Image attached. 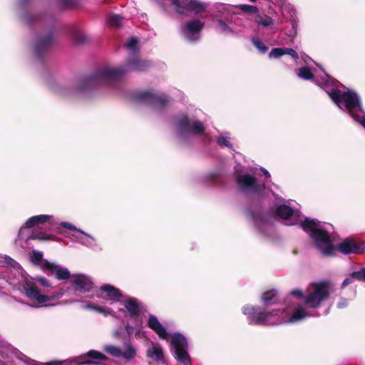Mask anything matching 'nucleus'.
Returning a JSON list of instances; mask_svg holds the SVG:
<instances>
[{"label":"nucleus","instance_id":"obj_39","mask_svg":"<svg viewBox=\"0 0 365 365\" xmlns=\"http://www.w3.org/2000/svg\"><path fill=\"white\" fill-rule=\"evenodd\" d=\"M133 67L134 69L140 70L143 68L141 63L139 61H136L135 63H133Z\"/></svg>","mask_w":365,"mask_h":365},{"label":"nucleus","instance_id":"obj_46","mask_svg":"<svg viewBox=\"0 0 365 365\" xmlns=\"http://www.w3.org/2000/svg\"><path fill=\"white\" fill-rule=\"evenodd\" d=\"M324 75L327 79H329V76L327 73H325Z\"/></svg>","mask_w":365,"mask_h":365},{"label":"nucleus","instance_id":"obj_5","mask_svg":"<svg viewBox=\"0 0 365 365\" xmlns=\"http://www.w3.org/2000/svg\"><path fill=\"white\" fill-rule=\"evenodd\" d=\"M171 344L175 349V358L181 363L187 364L190 361L187 353V344L183 336L175 334L172 336Z\"/></svg>","mask_w":365,"mask_h":365},{"label":"nucleus","instance_id":"obj_19","mask_svg":"<svg viewBox=\"0 0 365 365\" xmlns=\"http://www.w3.org/2000/svg\"><path fill=\"white\" fill-rule=\"evenodd\" d=\"M354 279L365 280V269H363L359 272H353L349 278L346 279L343 282L342 286L346 287L349 284L351 283Z\"/></svg>","mask_w":365,"mask_h":365},{"label":"nucleus","instance_id":"obj_11","mask_svg":"<svg viewBox=\"0 0 365 365\" xmlns=\"http://www.w3.org/2000/svg\"><path fill=\"white\" fill-rule=\"evenodd\" d=\"M72 284L76 289L86 292L90 291L93 287L91 280L83 274H74L72 276Z\"/></svg>","mask_w":365,"mask_h":365},{"label":"nucleus","instance_id":"obj_16","mask_svg":"<svg viewBox=\"0 0 365 365\" xmlns=\"http://www.w3.org/2000/svg\"><path fill=\"white\" fill-rule=\"evenodd\" d=\"M308 316V314L304 308L301 306L297 307L294 311L292 316L289 318L287 322L289 323H294L299 322Z\"/></svg>","mask_w":365,"mask_h":365},{"label":"nucleus","instance_id":"obj_45","mask_svg":"<svg viewBox=\"0 0 365 365\" xmlns=\"http://www.w3.org/2000/svg\"><path fill=\"white\" fill-rule=\"evenodd\" d=\"M174 4H175L176 6H178V1H177V0H175V1H174Z\"/></svg>","mask_w":365,"mask_h":365},{"label":"nucleus","instance_id":"obj_35","mask_svg":"<svg viewBox=\"0 0 365 365\" xmlns=\"http://www.w3.org/2000/svg\"><path fill=\"white\" fill-rule=\"evenodd\" d=\"M217 142L221 145H225V146H227V147L230 146V143L228 141V138H227L225 136L220 137L218 140H217Z\"/></svg>","mask_w":365,"mask_h":365},{"label":"nucleus","instance_id":"obj_23","mask_svg":"<svg viewBox=\"0 0 365 365\" xmlns=\"http://www.w3.org/2000/svg\"><path fill=\"white\" fill-rule=\"evenodd\" d=\"M104 351L113 356L120 357L122 354V351L117 346L113 345H106L104 347Z\"/></svg>","mask_w":365,"mask_h":365},{"label":"nucleus","instance_id":"obj_13","mask_svg":"<svg viewBox=\"0 0 365 365\" xmlns=\"http://www.w3.org/2000/svg\"><path fill=\"white\" fill-rule=\"evenodd\" d=\"M148 326L153 329L160 338L163 339H168V332L165 328L161 324L158 318L154 315H150L148 318Z\"/></svg>","mask_w":365,"mask_h":365},{"label":"nucleus","instance_id":"obj_26","mask_svg":"<svg viewBox=\"0 0 365 365\" xmlns=\"http://www.w3.org/2000/svg\"><path fill=\"white\" fill-rule=\"evenodd\" d=\"M86 309H91L96 310L100 314H102L105 316L112 314V312L110 309L104 307H96L92 305H87L85 307Z\"/></svg>","mask_w":365,"mask_h":365},{"label":"nucleus","instance_id":"obj_8","mask_svg":"<svg viewBox=\"0 0 365 365\" xmlns=\"http://www.w3.org/2000/svg\"><path fill=\"white\" fill-rule=\"evenodd\" d=\"M204 26V23L200 20H194L188 22L184 29V36L190 41H193L199 38V33Z\"/></svg>","mask_w":365,"mask_h":365},{"label":"nucleus","instance_id":"obj_6","mask_svg":"<svg viewBox=\"0 0 365 365\" xmlns=\"http://www.w3.org/2000/svg\"><path fill=\"white\" fill-rule=\"evenodd\" d=\"M243 313L247 315L252 323L264 324L269 322L273 317L279 315V311L274 310L272 313L262 314L252 306H245L243 307Z\"/></svg>","mask_w":365,"mask_h":365},{"label":"nucleus","instance_id":"obj_12","mask_svg":"<svg viewBox=\"0 0 365 365\" xmlns=\"http://www.w3.org/2000/svg\"><path fill=\"white\" fill-rule=\"evenodd\" d=\"M101 297L111 302H122L123 296L118 289L110 284H105L100 288Z\"/></svg>","mask_w":365,"mask_h":365},{"label":"nucleus","instance_id":"obj_29","mask_svg":"<svg viewBox=\"0 0 365 365\" xmlns=\"http://www.w3.org/2000/svg\"><path fill=\"white\" fill-rule=\"evenodd\" d=\"M284 55V48H275L272 49L269 56L270 58H279Z\"/></svg>","mask_w":365,"mask_h":365},{"label":"nucleus","instance_id":"obj_44","mask_svg":"<svg viewBox=\"0 0 365 365\" xmlns=\"http://www.w3.org/2000/svg\"><path fill=\"white\" fill-rule=\"evenodd\" d=\"M47 365H61V363H59V362H53V363L48 364Z\"/></svg>","mask_w":365,"mask_h":365},{"label":"nucleus","instance_id":"obj_9","mask_svg":"<svg viewBox=\"0 0 365 365\" xmlns=\"http://www.w3.org/2000/svg\"><path fill=\"white\" fill-rule=\"evenodd\" d=\"M365 250L364 244L358 242L350 238L344 240L339 246V250L345 255L351 253H360Z\"/></svg>","mask_w":365,"mask_h":365},{"label":"nucleus","instance_id":"obj_4","mask_svg":"<svg viewBox=\"0 0 365 365\" xmlns=\"http://www.w3.org/2000/svg\"><path fill=\"white\" fill-rule=\"evenodd\" d=\"M330 288L327 283L314 284L304 298L305 304L312 308L318 307L321 303L327 299Z\"/></svg>","mask_w":365,"mask_h":365},{"label":"nucleus","instance_id":"obj_32","mask_svg":"<svg viewBox=\"0 0 365 365\" xmlns=\"http://www.w3.org/2000/svg\"><path fill=\"white\" fill-rule=\"evenodd\" d=\"M88 355L93 358V359H101V360H105L106 359V357L101 353L98 352V351H90L88 353Z\"/></svg>","mask_w":365,"mask_h":365},{"label":"nucleus","instance_id":"obj_34","mask_svg":"<svg viewBox=\"0 0 365 365\" xmlns=\"http://www.w3.org/2000/svg\"><path fill=\"white\" fill-rule=\"evenodd\" d=\"M284 54H288L294 58H298L297 53L292 48H284Z\"/></svg>","mask_w":365,"mask_h":365},{"label":"nucleus","instance_id":"obj_17","mask_svg":"<svg viewBox=\"0 0 365 365\" xmlns=\"http://www.w3.org/2000/svg\"><path fill=\"white\" fill-rule=\"evenodd\" d=\"M52 216L47 215H40L30 217L25 223L26 227H31L35 225L43 223L49 220Z\"/></svg>","mask_w":365,"mask_h":365},{"label":"nucleus","instance_id":"obj_7","mask_svg":"<svg viewBox=\"0 0 365 365\" xmlns=\"http://www.w3.org/2000/svg\"><path fill=\"white\" fill-rule=\"evenodd\" d=\"M42 269L48 270L58 279H67L71 277L70 272L66 267L51 262H45L42 264Z\"/></svg>","mask_w":365,"mask_h":365},{"label":"nucleus","instance_id":"obj_30","mask_svg":"<svg viewBox=\"0 0 365 365\" xmlns=\"http://www.w3.org/2000/svg\"><path fill=\"white\" fill-rule=\"evenodd\" d=\"M138 41L135 38H130L127 43V48L130 51H134L138 48Z\"/></svg>","mask_w":365,"mask_h":365},{"label":"nucleus","instance_id":"obj_43","mask_svg":"<svg viewBox=\"0 0 365 365\" xmlns=\"http://www.w3.org/2000/svg\"><path fill=\"white\" fill-rule=\"evenodd\" d=\"M346 305V302L344 301V302H341V304H339V307H342Z\"/></svg>","mask_w":365,"mask_h":365},{"label":"nucleus","instance_id":"obj_22","mask_svg":"<svg viewBox=\"0 0 365 365\" xmlns=\"http://www.w3.org/2000/svg\"><path fill=\"white\" fill-rule=\"evenodd\" d=\"M31 260L33 263L39 265L42 268V264L45 262H47L46 260H43V254L39 252L34 251L31 256Z\"/></svg>","mask_w":365,"mask_h":365},{"label":"nucleus","instance_id":"obj_31","mask_svg":"<svg viewBox=\"0 0 365 365\" xmlns=\"http://www.w3.org/2000/svg\"><path fill=\"white\" fill-rule=\"evenodd\" d=\"M240 8L242 11L251 13V14H257L258 12V9L256 6H250V5H242Z\"/></svg>","mask_w":365,"mask_h":365},{"label":"nucleus","instance_id":"obj_41","mask_svg":"<svg viewBox=\"0 0 365 365\" xmlns=\"http://www.w3.org/2000/svg\"><path fill=\"white\" fill-rule=\"evenodd\" d=\"M262 171H263L264 174L265 175V176L267 178H269L270 177V174L269 173V172L267 170L263 169Z\"/></svg>","mask_w":365,"mask_h":365},{"label":"nucleus","instance_id":"obj_10","mask_svg":"<svg viewBox=\"0 0 365 365\" xmlns=\"http://www.w3.org/2000/svg\"><path fill=\"white\" fill-rule=\"evenodd\" d=\"M179 130L182 133L199 134L203 131L202 124L199 121H194L192 123L187 118H184L178 123Z\"/></svg>","mask_w":365,"mask_h":365},{"label":"nucleus","instance_id":"obj_2","mask_svg":"<svg viewBox=\"0 0 365 365\" xmlns=\"http://www.w3.org/2000/svg\"><path fill=\"white\" fill-rule=\"evenodd\" d=\"M34 282H38L44 287H49L50 283L43 277H37L32 280L26 279L23 284L25 295L34 303V307L55 306L56 300L61 297L62 293H54L51 295L41 294Z\"/></svg>","mask_w":365,"mask_h":365},{"label":"nucleus","instance_id":"obj_1","mask_svg":"<svg viewBox=\"0 0 365 365\" xmlns=\"http://www.w3.org/2000/svg\"><path fill=\"white\" fill-rule=\"evenodd\" d=\"M276 213L280 218L289 220L287 222V225L300 222L304 230L310 234L317 249L323 255L329 256L336 251L327 231L320 222H317L314 220L309 218H305L304 220H296L295 218L299 217L297 214H294L289 206L284 205L277 207Z\"/></svg>","mask_w":365,"mask_h":365},{"label":"nucleus","instance_id":"obj_21","mask_svg":"<svg viewBox=\"0 0 365 365\" xmlns=\"http://www.w3.org/2000/svg\"><path fill=\"white\" fill-rule=\"evenodd\" d=\"M135 349L131 345L128 344L125 346V350L122 351L121 356L126 360H131L135 358Z\"/></svg>","mask_w":365,"mask_h":365},{"label":"nucleus","instance_id":"obj_18","mask_svg":"<svg viewBox=\"0 0 365 365\" xmlns=\"http://www.w3.org/2000/svg\"><path fill=\"white\" fill-rule=\"evenodd\" d=\"M148 356L156 361H160L163 359V353L161 347L158 344H154L148 351Z\"/></svg>","mask_w":365,"mask_h":365},{"label":"nucleus","instance_id":"obj_3","mask_svg":"<svg viewBox=\"0 0 365 365\" xmlns=\"http://www.w3.org/2000/svg\"><path fill=\"white\" fill-rule=\"evenodd\" d=\"M328 94L340 108L346 109L353 118L365 128V115L361 112L360 99L355 92L333 90Z\"/></svg>","mask_w":365,"mask_h":365},{"label":"nucleus","instance_id":"obj_40","mask_svg":"<svg viewBox=\"0 0 365 365\" xmlns=\"http://www.w3.org/2000/svg\"><path fill=\"white\" fill-rule=\"evenodd\" d=\"M35 238L40 239V240H47L48 237L46 235H43L42 236H36Z\"/></svg>","mask_w":365,"mask_h":365},{"label":"nucleus","instance_id":"obj_24","mask_svg":"<svg viewBox=\"0 0 365 365\" xmlns=\"http://www.w3.org/2000/svg\"><path fill=\"white\" fill-rule=\"evenodd\" d=\"M297 75L299 77L304 79H311L313 77V74L311 70L307 67H304L299 69Z\"/></svg>","mask_w":365,"mask_h":365},{"label":"nucleus","instance_id":"obj_37","mask_svg":"<svg viewBox=\"0 0 365 365\" xmlns=\"http://www.w3.org/2000/svg\"><path fill=\"white\" fill-rule=\"evenodd\" d=\"M291 294L297 297L302 298L304 297V294L300 289H294L293 290Z\"/></svg>","mask_w":365,"mask_h":365},{"label":"nucleus","instance_id":"obj_28","mask_svg":"<svg viewBox=\"0 0 365 365\" xmlns=\"http://www.w3.org/2000/svg\"><path fill=\"white\" fill-rule=\"evenodd\" d=\"M122 22V18L118 15H112L108 18V24L115 27H118Z\"/></svg>","mask_w":365,"mask_h":365},{"label":"nucleus","instance_id":"obj_36","mask_svg":"<svg viewBox=\"0 0 365 365\" xmlns=\"http://www.w3.org/2000/svg\"><path fill=\"white\" fill-rule=\"evenodd\" d=\"M218 26H219V30L221 31V32H224L225 33L227 30H228V28L227 26L225 25V23H223L222 21H219L218 23Z\"/></svg>","mask_w":365,"mask_h":365},{"label":"nucleus","instance_id":"obj_42","mask_svg":"<svg viewBox=\"0 0 365 365\" xmlns=\"http://www.w3.org/2000/svg\"><path fill=\"white\" fill-rule=\"evenodd\" d=\"M126 329H127V331H128V333L129 334H130L132 333V329H133V328H132L131 327L128 326V327H126Z\"/></svg>","mask_w":365,"mask_h":365},{"label":"nucleus","instance_id":"obj_33","mask_svg":"<svg viewBox=\"0 0 365 365\" xmlns=\"http://www.w3.org/2000/svg\"><path fill=\"white\" fill-rule=\"evenodd\" d=\"M253 43L255 46L260 51L264 52L267 51V48L264 46L263 43L261 42L259 39L255 38L253 39Z\"/></svg>","mask_w":365,"mask_h":365},{"label":"nucleus","instance_id":"obj_20","mask_svg":"<svg viewBox=\"0 0 365 365\" xmlns=\"http://www.w3.org/2000/svg\"><path fill=\"white\" fill-rule=\"evenodd\" d=\"M123 301H124V299H123ZM125 306L126 309L132 316L137 314L138 312V305L135 301L132 299L125 300Z\"/></svg>","mask_w":365,"mask_h":365},{"label":"nucleus","instance_id":"obj_15","mask_svg":"<svg viewBox=\"0 0 365 365\" xmlns=\"http://www.w3.org/2000/svg\"><path fill=\"white\" fill-rule=\"evenodd\" d=\"M237 182L240 188L245 190L255 188V179L250 175H240Z\"/></svg>","mask_w":365,"mask_h":365},{"label":"nucleus","instance_id":"obj_14","mask_svg":"<svg viewBox=\"0 0 365 365\" xmlns=\"http://www.w3.org/2000/svg\"><path fill=\"white\" fill-rule=\"evenodd\" d=\"M61 225L66 228L75 230L76 234L73 235V236L80 240L83 244L88 245L94 241L93 237H92L91 235L85 233L81 230L77 229L75 226L68 222H62Z\"/></svg>","mask_w":365,"mask_h":365},{"label":"nucleus","instance_id":"obj_25","mask_svg":"<svg viewBox=\"0 0 365 365\" xmlns=\"http://www.w3.org/2000/svg\"><path fill=\"white\" fill-rule=\"evenodd\" d=\"M255 21L258 24H259L262 26H264V27H267V26H272L273 24L272 19L268 16L262 17V16H259L257 17Z\"/></svg>","mask_w":365,"mask_h":365},{"label":"nucleus","instance_id":"obj_27","mask_svg":"<svg viewBox=\"0 0 365 365\" xmlns=\"http://www.w3.org/2000/svg\"><path fill=\"white\" fill-rule=\"evenodd\" d=\"M276 297V292L274 291H269L264 292L262 296V299L263 302L267 305L269 304V302L272 301L274 298Z\"/></svg>","mask_w":365,"mask_h":365},{"label":"nucleus","instance_id":"obj_38","mask_svg":"<svg viewBox=\"0 0 365 365\" xmlns=\"http://www.w3.org/2000/svg\"><path fill=\"white\" fill-rule=\"evenodd\" d=\"M141 98H142V99H143V100H146V99H148V98H154V96H153L151 93H143V94L142 95V97H141Z\"/></svg>","mask_w":365,"mask_h":365}]
</instances>
